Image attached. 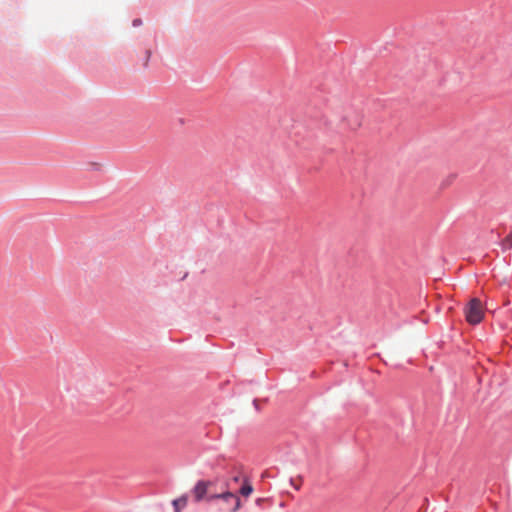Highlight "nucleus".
I'll return each instance as SVG.
<instances>
[{"label": "nucleus", "instance_id": "obj_1", "mask_svg": "<svg viewBox=\"0 0 512 512\" xmlns=\"http://www.w3.org/2000/svg\"><path fill=\"white\" fill-rule=\"evenodd\" d=\"M465 318L469 324H479L484 316L482 303L479 299L473 298L464 309Z\"/></svg>", "mask_w": 512, "mask_h": 512}, {"label": "nucleus", "instance_id": "obj_2", "mask_svg": "<svg viewBox=\"0 0 512 512\" xmlns=\"http://www.w3.org/2000/svg\"><path fill=\"white\" fill-rule=\"evenodd\" d=\"M212 484L209 480H199L196 482L194 488L192 489L193 496L195 502H201L206 499L208 494V487Z\"/></svg>", "mask_w": 512, "mask_h": 512}, {"label": "nucleus", "instance_id": "obj_3", "mask_svg": "<svg viewBox=\"0 0 512 512\" xmlns=\"http://www.w3.org/2000/svg\"><path fill=\"white\" fill-rule=\"evenodd\" d=\"M220 500H223L227 504H230V503L233 504V506L230 508V512H237L241 507L240 498L233 492H232V498H221Z\"/></svg>", "mask_w": 512, "mask_h": 512}, {"label": "nucleus", "instance_id": "obj_4", "mask_svg": "<svg viewBox=\"0 0 512 512\" xmlns=\"http://www.w3.org/2000/svg\"><path fill=\"white\" fill-rule=\"evenodd\" d=\"M188 502V496L182 495L179 498H176L172 501V506L174 509V512H180L182 508H184L187 505Z\"/></svg>", "mask_w": 512, "mask_h": 512}, {"label": "nucleus", "instance_id": "obj_5", "mask_svg": "<svg viewBox=\"0 0 512 512\" xmlns=\"http://www.w3.org/2000/svg\"><path fill=\"white\" fill-rule=\"evenodd\" d=\"M221 498H232V492L225 491L222 493H213V494L209 493L206 496V501L209 503H212L215 500H220Z\"/></svg>", "mask_w": 512, "mask_h": 512}, {"label": "nucleus", "instance_id": "obj_6", "mask_svg": "<svg viewBox=\"0 0 512 512\" xmlns=\"http://www.w3.org/2000/svg\"><path fill=\"white\" fill-rule=\"evenodd\" d=\"M253 486L252 484L249 482L248 479H244L240 489H239V493L244 496V497H248L252 494L253 492Z\"/></svg>", "mask_w": 512, "mask_h": 512}, {"label": "nucleus", "instance_id": "obj_7", "mask_svg": "<svg viewBox=\"0 0 512 512\" xmlns=\"http://www.w3.org/2000/svg\"><path fill=\"white\" fill-rule=\"evenodd\" d=\"M502 247L504 249H512V236L510 234L502 241Z\"/></svg>", "mask_w": 512, "mask_h": 512}, {"label": "nucleus", "instance_id": "obj_8", "mask_svg": "<svg viewBox=\"0 0 512 512\" xmlns=\"http://www.w3.org/2000/svg\"><path fill=\"white\" fill-rule=\"evenodd\" d=\"M150 58H151V51L149 49H147V50H145V54H144V57L142 59L143 60L144 68H146L148 66Z\"/></svg>", "mask_w": 512, "mask_h": 512}, {"label": "nucleus", "instance_id": "obj_9", "mask_svg": "<svg viewBox=\"0 0 512 512\" xmlns=\"http://www.w3.org/2000/svg\"><path fill=\"white\" fill-rule=\"evenodd\" d=\"M455 179V176L454 175H450L448 176L445 180H443V182L441 183V187L442 188H446L448 187Z\"/></svg>", "mask_w": 512, "mask_h": 512}, {"label": "nucleus", "instance_id": "obj_10", "mask_svg": "<svg viewBox=\"0 0 512 512\" xmlns=\"http://www.w3.org/2000/svg\"><path fill=\"white\" fill-rule=\"evenodd\" d=\"M142 23H143V22H142V19H141V18H135V19H133V21H132V26H133V27H139V26H141V25H142Z\"/></svg>", "mask_w": 512, "mask_h": 512}, {"label": "nucleus", "instance_id": "obj_11", "mask_svg": "<svg viewBox=\"0 0 512 512\" xmlns=\"http://www.w3.org/2000/svg\"><path fill=\"white\" fill-rule=\"evenodd\" d=\"M290 484L294 487L295 490L300 489V485L296 484L293 478L290 479Z\"/></svg>", "mask_w": 512, "mask_h": 512}, {"label": "nucleus", "instance_id": "obj_12", "mask_svg": "<svg viewBox=\"0 0 512 512\" xmlns=\"http://www.w3.org/2000/svg\"><path fill=\"white\" fill-rule=\"evenodd\" d=\"M252 403H253L254 408H255L257 411H259V410H260V408H259L258 400H257V399H254Z\"/></svg>", "mask_w": 512, "mask_h": 512}, {"label": "nucleus", "instance_id": "obj_13", "mask_svg": "<svg viewBox=\"0 0 512 512\" xmlns=\"http://www.w3.org/2000/svg\"><path fill=\"white\" fill-rule=\"evenodd\" d=\"M91 167H92L93 170H99L100 169V166L97 163H92Z\"/></svg>", "mask_w": 512, "mask_h": 512}, {"label": "nucleus", "instance_id": "obj_14", "mask_svg": "<svg viewBox=\"0 0 512 512\" xmlns=\"http://www.w3.org/2000/svg\"><path fill=\"white\" fill-rule=\"evenodd\" d=\"M238 480H239V477H238V476H235V477H234V481H236V482H237Z\"/></svg>", "mask_w": 512, "mask_h": 512}, {"label": "nucleus", "instance_id": "obj_15", "mask_svg": "<svg viewBox=\"0 0 512 512\" xmlns=\"http://www.w3.org/2000/svg\"><path fill=\"white\" fill-rule=\"evenodd\" d=\"M510 235L512 236V232L510 233Z\"/></svg>", "mask_w": 512, "mask_h": 512}]
</instances>
